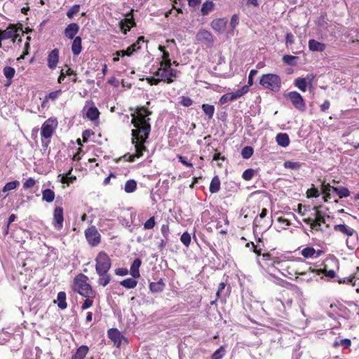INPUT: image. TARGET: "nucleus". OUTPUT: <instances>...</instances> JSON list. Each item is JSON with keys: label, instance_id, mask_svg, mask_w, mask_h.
Returning <instances> with one entry per match:
<instances>
[{"label": "nucleus", "instance_id": "obj_1", "mask_svg": "<svg viewBox=\"0 0 359 359\" xmlns=\"http://www.w3.org/2000/svg\"><path fill=\"white\" fill-rule=\"evenodd\" d=\"M151 114L152 111L145 106L137 107L135 112L131 114V123L134 127L131 130V143L135 152L133 154H125L123 158L126 161L133 162L135 158L142 157L144 152L148 151L145 144L151 133L149 116Z\"/></svg>", "mask_w": 359, "mask_h": 359}, {"label": "nucleus", "instance_id": "obj_2", "mask_svg": "<svg viewBox=\"0 0 359 359\" xmlns=\"http://www.w3.org/2000/svg\"><path fill=\"white\" fill-rule=\"evenodd\" d=\"M95 271L99 276L98 284L107 286L111 281V276L108 273L111 266V260L104 251H100L95 259Z\"/></svg>", "mask_w": 359, "mask_h": 359}, {"label": "nucleus", "instance_id": "obj_3", "mask_svg": "<svg viewBox=\"0 0 359 359\" xmlns=\"http://www.w3.org/2000/svg\"><path fill=\"white\" fill-rule=\"evenodd\" d=\"M88 277L83 273H79L73 280L72 290L83 297H95L96 292L88 283Z\"/></svg>", "mask_w": 359, "mask_h": 359}, {"label": "nucleus", "instance_id": "obj_4", "mask_svg": "<svg viewBox=\"0 0 359 359\" xmlns=\"http://www.w3.org/2000/svg\"><path fill=\"white\" fill-rule=\"evenodd\" d=\"M272 266L275 267L279 266L280 270H282L281 273L289 278H292V276H296V278H297V276L306 274L305 271H299L298 264L294 262L283 261L276 259H273Z\"/></svg>", "mask_w": 359, "mask_h": 359}, {"label": "nucleus", "instance_id": "obj_5", "mask_svg": "<svg viewBox=\"0 0 359 359\" xmlns=\"http://www.w3.org/2000/svg\"><path fill=\"white\" fill-rule=\"evenodd\" d=\"M312 210L313 211V218L305 217L303 219V222L309 224L311 229L316 231H323L322 225L326 224L325 215L320 210L318 206H314Z\"/></svg>", "mask_w": 359, "mask_h": 359}, {"label": "nucleus", "instance_id": "obj_6", "mask_svg": "<svg viewBox=\"0 0 359 359\" xmlns=\"http://www.w3.org/2000/svg\"><path fill=\"white\" fill-rule=\"evenodd\" d=\"M259 84L265 89L278 92L281 87V79L276 74H265L260 77Z\"/></svg>", "mask_w": 359, "mask_h": 359}, {"label": "nucleus", "instance_id": "obj_7", "mask_svg": "<svg viewBox=\"0 0 359 359\" xmlns=\"http://www.w3.org/2000/svg\"><path fill=\"white\" fill-rule=\"evenodd\" d=\"M19 31L23 32L21 23L10 24L5 30L0 29V34L2 40L11 39L15 42L19 36Z\"/></svg>", "mask_w": 359, "mask_h": 359}, {"label": "nucleus", "instance_id": "obj_8", "mask_svg": "<svg viewBox=\"0 0 359 359\" xmlns=\"http://www.w3.org/2000/svg\"><path fill=\"white\" fill-rule=\"evenodd\" d=\"M84 233L90 246L96 247L101 243V235L95 226H89Z\"/></svg>", "mask_w": 359, "mask_h": 359}, {"label": "nucleus", "instance_id": "obj_9", "mask_svg": "<svg viewBox=\"0 0 359 359\" xmlns=\"http://www.w3.org/2000/svg\"><path fill=\"white\" fill-rule=\"evenodd\" d=\"M57 126V121L56 118H49L47 119L41 126V137L46 138V139H50L56 127Z\"/></svg>", "mask_w": 359, "mask_h": 359}, {"label": "nucleus", "instance_id": "obj_10", "mask_svg": "<svg viewBox=\"0 0 359 359\" xmlns=\"http://www.w3.org/2000/svg\"><path fill=\"white\" fill-rule=\"evenodd\" d=\"M290 102H292L293 107L300 111H304L306 109V103L303 98V97L297 91H291L289 92L286 95Z\"/></svg>", "mask_w": 359, "mask_h": 359}, {"label": "nucleus", "instance_id": "obj_11", "mask_svg": "<svg viewBox=\"0 0 359 359\" xmlns=\"http://www.w3.org/2000/svg\"><path fill=\"white\" fill-rule=\"evenodd\" d=\"M196 39L198 43H203L208 47L212 46L214 42V36L205 29H201L197 32Z\"/></svg>", "mask_w": 359, "mask_h": 359}, {"label": "nucleus", "instance_id": "obj_12", "mask_svg": "<svg viewBox=\"0 0 359 359\" xmlns=\"http://www.w3.org/2000/svg\"><path fill=\"white\" fill-rule=\"evenodd\" d=\"M126 18L121 20L119 22V27L124 34H126L127 32H129L132 27L136 26V23L133 18V10H131L129 13H126Z\"/></svg>", "mask_w": 359, "mask_h": 359}, {"label": "nucleus", "instance_id": "obj_13", "mask_svg": "<svg viewBox=\"0 0 359 359\" xmlns=\"http://www.w3.org/2000/svg\"><path fill=\"white\" fill-rule=\"evenodd\" d=\"M268 213V210L266 208H264L262 209L261 212L255 217L253 221V231H256L257 228H263L268 229L269 225L266 221L264 219L266 215Z\"/></svg>", "mask_w": 359, "mask_h": 359}, {"label": "nucleus", "instance_id": "obj_14", "mask_svg": "<svg viewBox=\"0 0 359 359\" xmlns=\"http://www.w3.org/2000/svg\"><path fill=\"white\" fill-rule=\"evenodd\" d=\"M172 62L170 58V53L167 52H164L162 55V61L160 62V66L162 67V69L164 71L170 70V74L172 76H178L180 72L171 67Z\"/></svg>", "mask_w": 359, "mask_h": 359}, {"label": "nucleus", "instance_id": "obj_15", "mask_svg": "<svg viewBox=\"0 0 359 359\" xmlns=\"http://www.w3.org/2000/svg\"><path fill=\"white\" fill-rule=\"evenodd\" d=\"M64 214L62 207H56L53 212V225L56 230H61L63 227Z\"/></svg>", "mask_w": 359, "mask_h": 359}, {"label": "nucleus", "instance_id": "obj_16", "mask_svg": "<svg viewBox=\"0 0 359 359\" xmlns=\"http://www.w3.org/2000/svg\"><path fill=\"white\" fill-rule=\"evenodd\" d=\"M300 254L306 259L318 258L324 254V251L316 250L313 247H306L301 250Z\"/></svg>", "mask_w": 359, "mask_h": 359}, {"label": "nucleus", "instance_id": "obj_17", "mask_svg": "<svg viewBox=\"0 0 359 359\" xmlns=\"http://www.w3.org/2000/svg\"><path fill=\"white\" fill-rule=\"evenodd\" d=\"M227 25V19L225 18L214 19L210 26L212 29L218 33H222L225 31Z\"/></svg>", "mask_w": 359, "mask_h": 359}, {"label": "nucleus", "instance_id": "obj_18", "mask_svg": "<svg viewBox=\"0 0 359 359\" xmlns=\"http://www.w3.org/2000/svg\"><path fill=\"white\" fill-rule=\"evenodd\" d=\"M107 334L109 338L114 342V344L116 347H120L123 338L121 332L116 328H111L108 330Z\"/></svg>", "mask_w": 359, "mask_h": 359}, {"label": "nucleus", "instance_id": "obj_19", "mask_svg": "<svg viewBox=\"0 0 359 359\" xmlns=\"http://www.w3.org/2000/svg\"><path fill=\"white\" fill-rule=\"evenodd\" d=\"M59 62V50L55 48L52 50L47 57L48 67L50 69H54Z\"/></svg>", "mask_w": 359, "mask_h": 359}, {"label": "nucleus", "instance_id": "obj_20", "mask_svg": "<svg viewBox=\"0 0 359 359\" xmlns=\"http://www.w3.org/2000/svg\"><path fill=\"white\" fill-rule=\"evenodd\" d=\"M79 31V25L77 23L72 22L66 27L64 31V34L67 39H73L76 37V35L78 34Z\"/></svg>", "mask_w": 359, "mask_h": 359}, {"label": "nucleus", "instance_id": "obj_21", "mask_svg": "<svg viewBox=\"0 0 359 359\" xmlns=\"http://www.w3.org/2000/svg\"><path fill=\"white\" fill-rule=\"evenodd\" d=\"M334 231L336 232H340L348 237H351L355 233V231L353 229L344 224L334 225Z\"/></svg>", "mask_w": 359, "mask_h": 359}, {"label": "nucleus", "instance_id": "obj_22", "mask_svg": "<svg viewBox=\"0 0 359 359\" xmlns=\"http://www.w3.org/2000/svg\"><path fill=\"white\" fill-rule=\"evenodd\" d=\"M334 187L331 186L325 180L321 182V191L323 194V200L325 202H328L332 198L331 191H333Z\"/></svg>", "mask_w": 359, "mask_h": 359}, {"label": "nucleus", "instance_id": "obj_23", "mask_svg": "<svg viewBox=\"0 0 359 359\" xmlns=\"http://www.w3.org/2000/svg\"><path fill=\"white\" fill-rule=\"evenodd\" d=\"M162 78H156L155 76H149L146 78L147 83L151 86H156L160 82L163 81L166 83H172L175 81V79H171L168 77H165V74L162 75Z\"/></svg>", "mask_w": 359, "mask_h": 359}, {"label": "nucleus", "instance_id": "obj_24", "mask_svg": "<svg viewBox=\"0 0 359 359\" xmlns=\"http://www.w3.org/2000/svg\"><path fill=\"white\" fill-rule=\"evenodd\" d=\"M72 51L74 55H79L82 51V39L81 36H76L73 39V42L72 43Z\"/></svg>", "mask_w": 359, "mask_h": 359}, {"label": "nucleus", "instance_id": "obj_25", "mask_svg": "<svg viewBox=\"0 0 359 359\" xmlns=\"http://www.w3.org/2000/svg\"><path fill=\"white\" fill-rule=\"evenodd\" d=\"M142 260L140 258L135 259L132 263L130 269V273L134 278H137L140 276L139 269L141 266Z\"/></svg>", "mask_w": 359, "mask_h": 359}, {"label": "nucleus", "instance_id": "obj_26", "mask_svg": "<svg viewBox=\"0 0 359 359\" xmlns=\"http://www.w3.org/2000/svg\"><path fill=\"white\" fill-rule=\"evenodd\" d=\"M3 73L6 79V86H9L12 83V79L15 74V69L10 66H6L3 69Z\"/></svg>", "mask_w": 359, "mask_h": 359}, {"label": "nucleus", "instance_id": "obj_27", "mask_svg": "<svg viewBox=\"0 0 359 359\" xmlns=\"http://www.w3.org/2000/svg\"><path fill=\"white\" fill-rule=\"evenodd\" d=\"M325 44L322 42H319L315 39H310L309 41V48L311 51L323 52L325 50Z\"/></svg>", "mask_w": 359, "mask_h": 359}, {"label": "nucleus", "instance_id": "obj_28", "mask_svg": "<svg viewBox=\"0 0 359 359\" xmlns=\"http://www.w3.org/2000/svg\"><path fill=\"white\" fill-rule=\"evenodd\" d=\"M276 142L278 145L286 147L290 144V138L287 133H278L276 137Z\"/></svg>", "mask_w": 359, "mask_h": 359}, {"label": "nucleus", "instance_id": "obj_29", "mask_svg": "<svg viewBox=\"0 0 359 359\" xmlns=\"http://www.w3.org/2000/svg\"><path fill=\"white\" fill-rule=\"evenodd\" d=\"M54 302H57V306L60 309H65L67 307V304L66 302V293L63 291L59 292L57 293V300H55Z\"/></svg>", "mask_w": 359, "mask_h": 359}, {"label": "nucleus", "instance_id": "obj_30", "mask_svg": "<svg viewBox=\"0 0 359 359\" xmlns=\"http://www.w3.org/2000/svg\"><path fill=\"white\" fill-rule=\"evenodd\" d=\"M215 4L212 1H206L202 4L201 12L202 15H208L212 11H213Z\"/></svg>", "mask_w": 359, "mask_h": 359}, {"label": "nucleus", "instance_id": "obj_31", "mask_svg": "<svg viewBox=\"0 0 359 359\" xmlns=\"http://www.w3.org/2000/svg\"><path fill=\"white\" fill-rule=\"evenodd\" d=\"M55 192L50 189H46L42 191V198L47 203H51L55 199Z\"/></svg>", "mask_w": 359, "mask_h": 359}, {"label": "nucleus", "instance_id": "obj_32", "mask_svg": "<svg viewBox=\"0 0 359 359\" xmlns=\"http://www.w3.org/2000/svg\"><path fill=\"white\" fill-rule=\"evenodd\" d=\"M165 284L162 279L158 282H152L149 284V289L152 292H159L164 290Z\"/></svg>", "mask_w": 359, "mask_h": 359}, {"label": "nucleus", "instance_id": "obj_33", "mask_svg": "<svg viewBox=\"0 0 359 359\" xmlns=\"http://www.w3.org/2000/svg\"><path fill=\"white\" fill-rule=\"evenodd\" d=\"M220 189V180L217 176H215L210 182L209 190L210 193L215 194Z\"/></svg>", "mask_w": 359, "mask_h": 359}, {"label": "nucleus", "instance_id": "obj_34", "mask_svg": "<svg viewBox=\"0 0 359 359\" xmlns=\"http://www.w3.org/2000/svg\"><path fill=\"white\" fill-rule=\"evenodd\" d=\"M201 107L203 111L208 116V119H212L215 113L214 105L209 104H203Z\"/></svg>", "mask_w": 359, "mask_h": 359}, {"label": "nucleus", "instance_id": "obj_35", "mask_svg": "<svg viewBox=\"0 0 359 359\" xmlns=\"http://www.w3.org/2000/svg\"><path fill=\"white\" fill-rule=\"evenodd\" d=\"M120 285L127 289H133L137 285V281L132 278H128L120 282Z\"/></svg>", "mask_w": 359, "mask_h": 359}, {"label": "nucleus", "instance_id": "obj_36", "mask_svg": "<svg viewBox=\"0 0 359 359\" xmlns=\"http://www.w3.org/2000/svg\"><path fill=\"white\" fill-rule=\"evenodd\" d=\"M333 191H334L340 198L350 196V191L345 187H334Z\"/></svg>", "mask_w": 359, "mask_h": 359}, {"label": "nucleus", "instance_id": "obj_37", "mask_svg": "<svg viewBox=\"0 0 359 359\" xmlns=\"http://www.w3.org/2000/svg\"><path fill=\"white\" fill-rule=\"evenodd\" d=\"M165 74V77H168L171 79H175V81L176 80V79L177 78L178 76H172L170 74V70H167L166 71H164L163 69H162V67L160 66V67L155 72H154V75L155 76H157L156 78H162V75Z\"/></svg>", "mask_w": 359, "mask_h": 359}, {"label": "nucleus", "instance_id": "obj_38", "mask_svg": "<svg viewBox=\"0 0 359 359\" xmlns=\"http://www.w3.org/2000/svg\"><path fill=\"white\" fill-rule=\"evenodd\" d=\"M99 115H100V112H99L97 108L95 107H90L88 109L87 113H86L87 117L91 121H95V120L97 119L99 117Z\"/></svg>", "mask_w": 359, "mask_h": 359}, {"label": "nucleus", "instance_id": "obj_39", "mask_svg": "<svg viewBox=\"0 0 359 359\" xmlns=\"http://www.w3.org/2000/svg\"><path fill=\"white\" fill-rule=\"evenodd\" d=\"M249 86H243L241 88L238 89L236 92L231 93L233 100L242 97L249 91Z\"/></svg>", "mask_w": 359, "mask_h": 359}, {"label": "nucleus", "instance_id": "obj_40", "mask_svg": "<svg viewBox=\"0 0 359 359\" xmlns=\"http://www.w3.org/2000/svg\"><path fill=\"white\" fill-rule=\"evenodd\" d=\"M137 189V182L134 180H128L124 187L126 193H133Z\"/></svg>", "mask_w": 359, "mask_h": 359}, {"label": "nucleus", "instance_id": "obj_41", "mask_svg": "<svg viewBox=\"0 0 359 359\" xmlns=\"http://www.w3.org/2000/svg\"><path fill=\"white\" fill-rule=\"evenodd\" d=\"M72 75L76 76V73L70 67H68L65 72L64 71V69H62L60 72V74L57 79L58 83H61L64 81L65 76Z\"/></svg>", "mask_w": 359, "mask_h": 359}, {"label": "nucleus", "instance_id": "obj_42", "mask_svg": "<svg viewBox=\"0 0 359 359\" xmlns=\"http://www.w3.org/2000/svg\"><path fill=\"white\" fill-rule=\"evenodd\" d=\"M294 85L302 92H305L307 87V81L305 78H297L294 81Z\"/></svg>", "mask_w": 359, "mask_h": 359}, {"label": "nucleus", "instance_id": "obj_43", "mask_svg": "<svg viewBox=\"0 0 359 359\" xmlns=\"http://www.w3.org/2000/svg\"><path fill=\"white\" fill-rule=\"evenodd\" d=\"M283 166L287 169L298 170L302 167V163L298 161H286L284 162Z\"/></svg>", "mask_w": 359, "mask_h": 359}, {"label": "nucleus", "instance_id": "obj_44", "mask_svg": "<svg viewBox=\"0 0 359 359\" xmlns=\"http://www.w3.org/2000/svg\"><path fill=\"white\" fill-rule=\"evenodd\" d=\"M20 185V182L18 180L11 181L7 182L4 187L2 191L3 192H7L11 190L16 189Z\"/></svg>", "mask_w": 359, "mask_h": 359}, {"label": "nucleus", "instance_id": "obj_45", "mask_svg": "<svg viewBox=\"0 0 359 359\" xmlns=\"http://www.w3.org/2000/svg\"><path fill=\"white\" fill-rule=\"evenodd\" d=\"M253 152L254 149L252 147L246 146L242 149L241 155L243 158L248 159L252 156Z\"/></svg>", "mask_w": 359, "mask_h": 359}, {"label": "nucleus", "instance_id": "obj_46", "mask_svg": "<svg viewBox=\"0 0 359 359\" xmlns=\"http://www.w3.org/2000/svg\"><path fill=\"white\" fill-rule=\"evenodd\" d=\"M298 57L290 55H285L283 57V61L284 63H285L287 65L294 66L296 63L294 62V60H297Z\"/></svg>", "mask_w": 359, "mask_h": 359}, {"label": "nucleus", "instance_id": "obj_47", "mask_svg": "<svg viewBox=\"0 0 359 359\" xmlns=\"http://www.w3.org/2000/svg\"><path fill=\"white\" fill-rule=\"evenodd\" d=\"M76 180V177L75 175H72V176L62 175L61 179H60V182L62 184H66L67 186H69L70 184H72Z\"/></svg>", "mask_w": 359, "mask_h": 359}, {"label": "nucleus", "instance_id": "obj_48", "mask_svg": "<svg viewBox=\"0 0 359 359\" xmlns=\"http://www.w3.org/2000/svg\"><path fill=\"white\" fill-rule=\"evenodd\" d=\"M225 354V349L224 346H220L215 351L211 356V359H222Z\"/></svg>", "mask_w": 359, "mask_h": 359}, {"label": "nucleus", "instance_id": "obj_49", "mask_svg": "<svg viewBox=\"0 0 359 359\" xmlns=\"http://www.w3.org/2000/svg\"><path fill=\"white\" fill-rule=\"evenodd\" d=\"M306 194L308 198H317L320 196V191L312 184V187L307 190Z\"/></svg>", "mask_w": 359, "mask_h": 359}, {"label": "nucleus", "instance_id": "obj_50", "mask_svg": "<svg viewBox=\"0 0 359 359\" xmlns=\"http://www.w3.org/2000/svg\"><path fill=\"white\" fill-rule=\"evenodd\" d=\"M181 242L186 246L189 247L191 243V235L187 232H184L180 237Z\"/></svg>", "mask_w": 359, "mask_h": 359}, {"label": "nucleus", "instance_id": "obj_51", "mask_svg": "<svg viewBox=\"0 0 359 359\" xmlns=\"http://www.w3.org/2000/svg\"><path fill=\"white\" fill-rule=\"evenodd\" d=\"M145 42L144 37V36H140L138 37L137 40L135 43L130 45V49H132V51L135 52L137 50L140 49V43Z\"/></svg>", "mask_w": 359, "mask_h": 359}, {"label": "nucleus", "instance_id": "obj_52", "mask_svg": "<svg viewBox=\"0 0 359 359\" xmlns=\"http://www.w3.org/2000/svg\"><path fill=\"white\" fill-rule=\"evenodd\" d=\"M254 175H255V170L252 168H248L243 172L242 177L246 181H249V180H252Z\"/></svg>", "mask_w": 359, "mask_h": 359}, {"label": "nucleus", "instance_id": "obj_53", "mask_svg": "<svg viewBox=\"0 0 359 359\" xmlns=\"http://www.w3.org/2000/svg\"><path fill=\"white\" fill-rule=\"evenodd\" d=\"M80 10V6L78 4L74 5L67 13V16L72 18L74 15L78 13Z\"/></svg>", "mask_w": 359, "mask_h": 359}, {"label": "nucleus", "instance_id": "obj_54", "mask_svg": "<svg viewBox=\"0 0 359 359\" xmlns=\"http://www.w3.org/2000/svg\"><path fill=\"white\" fill-rule=\"evenodd\" d=\"M134 52L130 49V46L128 47L126 50L116 51L114 55L117 56L124 57L130 56Z\"/></svg>", "mask_w": 359, "mask_h": 359}, {"label": "nucleus", "instance_id": "obj_55", "mask_svg": "<svg viewBox=\"0 0 359 359\" xmlns=\"http://www.w3.org/2000/svg\"><path fill=\"white\" fill-rule=\"evenodd\" d=\"M231 96H232L231 93H226V94L223 95L219 98V104L222 105V104H226L229 101H233V99Z\"/></svg>", "mask_w": 359, "mask_h": 359}, {"label": "nucleus", "instance_id": "obj_56", "mask_svg": "<svg viewBox=\"0 0 359 359\" xmlns=\"http://www.w3.org/2000/svg\"><path fill=\"white\" fill-rule=\"evenodd\" d=\"M86 299L83 301L82 305H81V309L86 310L90 307H91L93 304V299L95 297H85Z\"/></svg>", "mask_w": 359, "mask_h": 359}, {"label": "nucleus", "instance_id": "obj_57", "mask_svg": "<svg viewBox=\"0 0 359 359\" xmlns=\"http://www.w3.org/2000/svg\"><path fill=\"white\" fill-rule=\"evenodd\" d=\"M156 224L154 217H150L144 224V228L145 229H151Z\"/></svg>", "mask_w": 359, "mask_h": 359}, {"label": "nucleus", "instance_id": "obj_58", "mask_svg": "<svg viewBox=\"0 0 359 359\" xmlns=\"http://www.w3.org/2000/svg\"><path fill=\"white\" fill-rule=\"evenodd\" d=\"M36 184V181L32 177L28 178L24 183H23V189H28L30 188H32Z\"/></svg>", "mask_w": 359, "mask_h": 359}, {"label": "nucleus", "instance_id": "obj_59", "mask_svg": "<svg viewBox=\"0 0 359 359\" xmlns=\"http://www.w3.org/2000/svg\"><path fill=\"white\" fill-rule=\"evenodd\" d=\"M180 104L184 107H189L193 104V100L187 96H182Z\"/></svg>", "mask_w": 359, "mask_h": 359}, {"label": "nucleus", "instance_id": "obj_60", "mask_svg": "<svg viewBox=\"0 0 359 359\" xmlns=\"http://www.w3.org/2000/svg\"><path fill=\"white\" fill-rule=\"evenodd\" d=\"M161 231L163 237L168 240V237L170 233V228L168 223L163 224L161 228Z\"/></svg>", "mask_w": 359, "mask_h": 359}, {"label": "nucleus", "instance_id": "obj_61", "mask_svg": "<svg viewBox=\"0 0 359 359\" xmlns=\"http://www.w3.org/2000/svg\"><path fill=\"white\" fill-rule=\"evenodd\" d=\"M294 42V37L291 32H287L285 35V44L287 46H291Z\"/></svg>", "mask_w": 359, "mask_h": 359}, {"label": "nucleus", "instance_id": "obj_62", "mask_svg": "<svg viewBox=\"0 0 359 359\" xmlns=\"http://www.w3.org/2000/svg\"><path fill=\"white\" fill-rule=\"evenodd\" d=\"M177 158L179 159V161L180 163H182L184 165H185L187 167H189V168H192L193 167V164L187 161V156L178 155Z\"/></svg>", "mask_w": 359, "mask_h": 359}, {"label": "nucleus", "instance_id": "obj_63", "mask_svg": "<svg viewBox=\"0 0 359 359\" xmlns=\"http://www.w3.org/2000/svg\"><path fill=\"white\" fill-rule=\"evenodd\" d=\"M238 16L236 14H234L231 16L230 20V26L232 29H234L238 25Z\"/></svg>", "mask_w": 359, "mask_h": 359}, {"label": "nucleus", "instance_id": "obj_64", "mask_svg": "<svg viewBox=\"0 0 359 359\" xmlns=\"http://www.w3.org/2000/svg\"><path fill=\"white\" fill-rule=\"evenodd\" d=\"M252 250L253 252L257 255V257L261 256L262 248L260 247L259 244L252 243Z\"/></svg>", "mask_w": 359, "mask_h": 359}]
</instances>
